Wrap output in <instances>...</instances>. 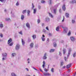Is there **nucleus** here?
Wrapping results in <instances>:
<instances>
[{"label":"nucleus","mask_w":76,"mask_h":76,"mask_svg":"<svg viewBox=\"0 0 76 76\" xmlns=\"http://www.w3.org/2000/svg\"><path fill=\"white\" fill-rule=\"evenodd\" d=\"M43 32L45 33L46 32V30H45V29H43Z\"/></svg>","instance_id":"53"},{"label":"nucleus","mask_w":76,"mask_h":76,"mask_svg":"<svg viewBox=\"0 0 76 76\" xmlns=\"http://www.w3.org/2000/svg\"><path fill=\"white\" fill-rule=\"evenodd\" d=\"M70 39L71 41H72V42H74V41H75V40H76L75 38L73 36L70 37Z\"/></svg>","instance_id":"2"},{"label":"nucleus","mask_w":76,"mask_h":76,"mask_svg":"<svg viewBox=\"0 0 76 76\" xmlns=\"http://www.w3.org/2000/svg\"><path fill=\"white\" fill-rule=\"evenodd\" d=\"M44 37H45V36L43 34L42 35V37H41L43 41H45V38Z\"/></svg>","instance_id":"12"},{"label":"nucleus","mask_w":76,"mask_h":76,"mask_svg":"<svg viewBox=\"0 0 76 76\" xmlns=\"http://www.w3.org/2000/svg\"><path fill=\"white\" fill-rule=\"evenodd\" d=\"M44 70L45 72H48V70L47 69L45 68H44Z\"/></svg>","instance_id":"43"},{"label":"nucleus","mask_w":76,"mask_h":76,"mask_svg":"<svg viewBox=\"0 0 76 76\" xmlns=\"http://www.w3.org/2000/svg\"><path fill=\"white\" fill-rule=\"evenodd\" d=\"M58 7V5H56L54 7V8H56L54 9L53 10V13L54 14H56V10H57V8Z\"/></svg>","instance_id":"1"},{"label":"nucleus","mask_w":76,"mask_h":76,"mask_svg":"<svg viewBox=\"0 0 76 76\" xmlns=\"http://www.w3.org/2000/svg\"><path fill=\"white\" fill-rule=\"evenodd\" d=\"M33 69H34V70H37V71H39L38 70V69H36L35 68V67H33Z\"/></svg>","instance_id":"47"},{"label":"nucleus","mask_w":76,"mask_h":76,"mask_svg":"<svg viewBox=\"0 0 76 76\" xmlns=\"http://www.w3.org/2000/svg\"><path fill=\"white\" fill-rule=\"evenodd\" d=\"M72 23H75V20H72Z\"/></svg>","instance_id":"41"},{"label":"nucleus","mask_w":76,"mask_h":76,"mask_svg":"<svg viewBox=\"0 0 76 76\" xmlns=\"http://www.w3.org/2000/svg\"><path fill=\"white\" fill-rule=\"evenodd\" d=\"M12 57H14L15 56H16V53H12Z\"/></svg>","instance_id":"20"},{"label":"nucleus","mask_w":76,"mask_h":76,"mask_svg":"<svg viewBox=\"0 0 76 76\" xmlns=\"http://www.w3.org/2000/svg\"><path fill=\"white\" fill-rule=\"evenodd\" d=\"M31 12V11H30V10H28V12H27V16H30V13Z\"/></svg>","instance_id":"16"},{"label":"nucleus","mask_w":76,"mask_h":76,"mask_svg":"<svg viewBox=\"0 0 76 76\" xmlns=\"http://www.w3.org/2000/svg\"><path fill=\"white\" fill-rule=\"evenodd\" d=\"M63 62H61V65L63 66Z\"/></svg>","instance_id":"60"},{"label":"nucleus","mask_w":76,"mask_h":76,"mask_svg":"<svg viewBox=\"0 0 76 76\" xmlns=\"http://www.w3.org/2000/svg\"><path fill=\"white\" fill-rule=\"evenodd\" d=\"M49 37H51V36H52V34L50 33H49Z\"/></svg>","instance_id":"54"},{"label":"nucleus","mask_w":76,"mask_h":76,"mask_svg":"<svg viewBox=\"0 0 76 76\" xmlns=\"http://www.w3.org/2000/svg\"><path fill=\"white\" fill-rule=\"evenodd\" d=\"M19 4V2L18 1L17 3L16 4V6H18Z\"/></svg>","instance_id":"50"},{"label":"nucleus","mask_w":76,"mask_h":76,"mask_svg":"<svg viewBox=\"0 0 76 76\" xmlns=\"http://www.w3.org/2000/svg\"><path fill=\"white\" fill-rule=\"evenodd\" d=\"M0 27L1 28H3V24H0Z\"/></svg>","instance_id":"36"},{"label":"nucleus","mask_w":76,"mask_h":76,"mask_svg":"<svg viewBox=\"0 0 76 76\" xmlns=\"http://www.w3.org/2000/svg\"><path fill=\"white\" fill-rule=\"evenodd\" d=\"M62 9L64 11H65L66 10V7H65V5L64 4L62 7Z\"/></svg>","instance_id":"14"},{"label":"nucleus","mask_w":76,"mask_h":76,"mask_svg":"<svg viewBox=\"0 0 76 76\" xmlns=\"http://www.w3.org/2000/svg\"><path fill=\"white\" fill-rule=\"evenodd\" d=\"M47 53H45L44 54V56L42 58H43V60H46V59H47Z\"/></svg>","instance_id":"6"},{"label":"nucleus","mask_w":76,"mask_h":76,"mask_svg":"<svg viewBox=\"0 0 76 76\" xmlns=\"http://www.w3.org/2000/svg\"><path fill=\"white\" fill-rule=\"evenodd\" d=\"M11 75L12 76H16V75L15 74V73L12 72L11 74Z\"/></svg>","instance_id":"31"},{"label":"nucleus","mask_w":76,"mask_h":76,"mask_svg":"<svg viewBox=\"0 0 76 76\" xmlns=\"http://www.w3.org/2000/svg\"><path fill=\"white\" fill-rule=\"evenodd\" d=\"M6 21H11V20H10V18H6Z\"/></svg>","instance_id":"30"},{"label":"nucleus","mask_w":76,"mask_h":76,"mask_svg":"<svg viewBox=\"0 0 76 76\" xmlns=\"http://www.w3.org/2000/svg\"><path fill=\"white\" fill-rule=\"evenodd\" d=\"M32 37L33 39H35V38H36V35L34 34L33 35Z\"/></svg>","instance_id":"19"},{"label":"nucleus","mask_w":76,"mask_h":76,"mask_svg":"<svg viewBox=\"0 0 76 76\" xmlns=\"http://www.w3.org/2000/svg\"><path fill=\"white\" fill-rule=\"evenodd\" d=\"M33 10H34L33 13L34 14H35L37 12V9L35 8V9H34Z\"/></svg>","instance_id":"24"},{"label":"nucleus","mask_w":76,"mask_h":76,"mask_svg":"<svg viewBox=\"0 0 76 76\" xmlns=\"http://www.w3.org/2000/svg\"><path fill=\"white\" fill-rule=\"evenodd\" d=\"M20 48V45L19 44H17L15 47V50H19Z\"/></svg>","instance_id":"3"},{"label":"nucleus","mask_w":76,"mask_h":76,"mask_svg":"<svg viewBox=\"0 0 76 76\" xmlns=\"http://www.w3.org/2000/svg\"><path fill=\"white\" fill-rule=\"evenodd\" d=\"M32 7L31 8V9L32 10L34 9V4L33 3L32 4Z\"/></svg>","instance_id":"42"},{"label":"nucleus","mask_w":76,"mask_h":76,"mask_svg":"<svg viewBox=\"0 0 76 76\" xmlns=\"http://www.w3.org/2000/svg\"><path fill=\"white\" fill-rule=\"evenodd\" d=\"M38 47H39L38 45H36V46H35V48L37 49V48H38Z\"/></svg>","instance_id":"37"},{"label":"nucleus","mask_w":76,"mask_h":76,"mask_svg":"<svg viewBox=\"0 0 76 76\" xmlns=\"http://www.w3.org/2000/svg\"><path fill=\"white\" fill-rule=\"evenodd\" d=\"M71 51H72V49L70 48L69 49V50L67 56V57H69V56L70 55V53H71Z\"/></svg>","instance_id":"5"},{"label":"nucleus","mask_w":76,"mask_h":76,"mask_svg":"<svg viewBox=\"0 0 76 76\" xmlns=\"http://www.w3.org/2000/svg\"><path fill=\"white\" fill-rule=\"evenodd\" d=\"M76 56V52H75L73 53V57H75Z\"/></svg>","instance_id":"25"},{"label":"nucleus","mask_w":76,"mask_h":76,"mask_svg":"<svg viewBox=\"0 0 76 76\" xmlns=\"http://www.w3.org/2000/svg\"><path fill=\"white\" fill-rule=\"evenodd\" d=\"M71 34V32H70V31H69L68 34L67 35H68V36H69Z\"/></svg>","instance_id":"35"},{"label":"nucleus","mask_w":76,"mask_h":76,"mask_svg":"<svg viewBox=\"0 0 76 76\" xmlns=\"http://www.w3.org/2000/svg\"><path fill=\"white\" fill-rule=\"evenodd\" d=\"M41 6H40V5H39V6H38L39 9H41Z\"/></svg>","instance_id":"59"},{"label":"nucleus","mask_w":76,"mask_h":76,"mask_svg":"<svg viewBox=\"0 0 76 76\" xmlns=\"http://www.w3.org/2000/svg\"><path fill=\"white\" fill-rule=\"evenodd\" d=\"M71 65H72V64H69L66 66V68H67V69H69L70 68V67H71Z\"/></svg>","instance_id":"10"},{"label":"nucleus","mask_w":76,"mask_h":76,"mask_svg":"<svg viewBox=\"0 0 76 76\" xmlns=\"http://www.w3.org/2000/svg\"><path fill=\"white\" fill-rule=\"evenodd\" d=\"M59 12L60 13H61V9H60Z\"/></svg>","instance_id":"56"},{"label":"nucleus","mask_w":76,"mask_h":76,"mask_svg":"<svg viewBox=\"0 0 76 76\" xmlns=\"http://www.w3.org/2000/svg\"><path fill=\"white\" fill-rule=\"evenodd\" d=\"M25 69L26 70H27V72H28V71H29V69H28V68H26Z\"/></svg>","instance_id":"61"},{"label":"nucleus","mask_w":76,"mask_h":76,"mask_svg":"<svg viewBox=\"0 0 76 76\" xmlns=\"http://www.w3.org/2000/svg\"><path fill=\"white\" fill-rule=\"evenodd\" d=\"M43 64H45V61H44L43 62Z\"/></svg>","instance_id":"64"},{"label":"nucleus","mask_w":76,"mask_h":76,"mask_svg":"<svg viewBox=\"0 0 76 76\" xmlns=\"http://www.w3.org/2000/svg\"><path fill=\"white\" fill-rule=\"evenodd\" d=\"M0 1L2 2V3H5V1H6V0H0Z\"/></svg>","instance_id":"34"},{"label":"nucleus","mask_w":76,"mask_h":76,"mask_svg":"<svg viewBox=\"0 0 76 76\" xmlns=\"http://www.w3.org/2000/svg\"><path fill=\"white\" fill-rule=\"evenodd\" d=\"M28 42H31V38L29 37H28Z\"/></svg>","instance_id":"23"},{"label":"nucleus","mask_w":76,"mask_h":76,"mask_svg":"<svg viewBox=\"0 0 76 76\" xmlns=\"http://www.w3.org/2000/svg\"><path fill=\"white\" fill-rule=\"evenodd\" d=\"M27 61H28V64L29 63V62H30V61H29V58H28L27 59Z\"/></svg>","instance_id":"49"},{"label":"nucleus","mask_w":76,"mask_h":76,"mask_svg":"<svg viewBox=\"0 0 76 76\" xmlns=\"http://www.w3.org/2000/svg\"><path fill=\"white\" fill-rule=\"evenodd\" d=\"M66 50L65 49H64L63 50V54H64H64H65V53H66Z\"/></svg>","instance_id":"27"},{"label":"nucleus","mask_w":76,"mask_h":76,"mask_svg":"<svg viewBox=\"0 0 76 76\" xmlns=\"http://www.w3.org/2000/svg\"><path fill=\"white\" fill-rule=\"evenodd\" d=\"M43 73L44 76H51V74L47 72H45Z\"/></svg>","instance_id":"4"},{"label":"nucleus","mask_w":76,"mask_h":76,"mask_svg":"<svg viewBox=\"0 0 76 76\" xmlns=\"http://www.w3.org/2000/svg\"><path fill=\"white\" fill-rule=\"evenodd\" d=\"M49 15L50 17H51V18H53V15H52L51 13L49 12Z\"/></svg>","instance_id":"17"},{"label":"nucleus","mask_w":76,"mask_h":76,"mask_svg":"<svg viewBox=\"0 0 76 76\" xmlns=\"http://www.w3.org/2000/svg\"><path fill=\"white\" fill-rule=\"evenodd\" d=\"M19 34H20V35H22L23 33H22V31H20V32H19Z\"/></svg>","instance_id":"38"},{"label":"nucleus","mask_w":76,"mask_h":76,"mask_svg":"<svg viewBox=\"0 0 76 76\" xmlns=\"http://www.w3.org/2000/svg\"><path fill=\"white\" fill-rule=\"evenodd\" d=\"M22 43L23 46H24V45L25 44V42L24 40L22 39Z\"/></svg>","instance_id":"21"},{"label":"nucleus","mask_w":76,"mask_h":76,"mask_svg":"<svg viewBox=\"0 0 76 76\" xmlns=\"http://www.w3.org/2000/svg\"><path fill=\"white\" fill-rule=\"evenodd\" d=\"M67 28L65 27L64 28V33H67Z\"/></svg>","instance_id":"7"},{"label":"nucleus","mask_w":76,"mask_h":76,"mask_svg":"<svg viewBox=\"0 0 76 76\" xmlns=\"http://www.w3.org/2000/svg\"><path fill=\"white\" fill-rule=\"evenodd\" d=\"M71 4H73L74 3H76V0H72L70 2Z\"/></svg>","instance_id":"9"},{"label":"nucleus","mask_w":76,"mask_h":76,"mask_svg":"<svg viewBox=\"0 0 76 76\" xmlns=\"http://www.w3.org/2000/svg\"><path fill=\"white\" fill-rule=\"evenodd\" d=\"M59 55L60 56H61V52H59Z\"/></svg>","instance_id":"52"},{"label":"nucleus","mask_w":76,"mask_h":76,"mask_svg":"<svg viewBox=\"0 0 76 76\" xmlns=\"http://www.w3.org/2000/svg\"><path fill=\"white\" fill-rule=\"evenodd\" d=\"M54 49H52L50 50V53H53V52H54Z\"/></svg>","instance_id":"32"},{"label":"nucleus","mask_w":76,"mask_h":76,"mask_svg":"<svg viewBox=\"0 0 76 76\" xmlns=\"http://www.w3.org/2000/svg\"><path fill=\"white\" fill-rule=\"evenodd\" d=\"M41 3H45V1L42 0L41 1Z\"/></svg>","instance_id":"46"},{"label":"nucleus","mask_w":76,"mask_h":76,"mask_svg":"<svg viewBox=\"0 0 76 76\" xmlns=\"http://www.w3.org/2000/svg\"><path fill=\"white\" fill-rule=\"evenodd\" d=\"M50 20V19L48 17L46 18L45 21V22H49Z\"/></svg>","instance_id":"8"},{"label":"nucleus","mask_w":76,"mask_h":76,"mask_svg":"<svg viewBox=\"0 0 76 76\" xmlns=\"http://www.w3.org/2000/svg\"><path fill=\"white\" fill-rule=\"evenodd\" d=\"M69 14L68 13H66V18H69Z\"/></svg>","instance_id":"28"},{"label":"nucleus","mask_w":76,"mask_h":76,"mask_svg":"<svg viewBox=\"0 0 76 76\" xmlns=\"http://www.w3.org/2000/svg\"><path fill=\"white\" fill-rule=\"evenodd\" d=\"M46 29H47L48 31H49V29H48V26H47L46 28Z\"/></svg>","instance_id":"58"},{"label":"nucleus","mask_w":76,"mask_h":76,"mask_svg":"<svg viewBox=\"0 0 76 76\" xmlns=\"http://www.w3.org/2000/svg\"><path fill=\"white\" fill-rule=\"evenodd\" d=\"M26 26L28 28H30V24L29 23H26Z\"/></svg>","instance_id":"13"},{"label":"nucleus","mask_w":76,"mask_h":76,"mask_svg":"<svg viewBox=\"0 0 76 76\" xmlns=\"http://www.w3.org/2000/svg\"><path fill=\"white\" fill-rule=\"evenodd\" d=\"M64 59L66 61H67V58L66 57H65L64 58Z\"/></svg>","instance_id":"55"},{"label":"nucleus","mask_w":76,"mask_h":76,"mask_svg":"<svg viewBox=\"0 0 76 76\" xmlns=\"http://www.w3.org/2000/svg\"><path fill=\"white\" fill-rule=\"evenodd\" d=\"M0 36H1V38H3V34H0Z\"/></svg>","instance_id":"48"},{"label":"nucleus","mask_w":76,"mask_h":76,"mask_svg":"<svg viewBox=\"0 0 76 76\" xmlns=\"http://www.w3.org/2000/svg\"><path fill=\"white\" fill-rule=\"evenodd\" d=\"M12 39H10L8 41V44H9L10 42H12Z\"/></svg>","instance_id":"11"},{"label":"nucleus","mask_w":76,"mask_h":76,"mask_svg":"<svg viewBox=\"0 0 76 76\" xmlns=\"http://www.w3.org/2000/svg\"><path fill=\"white\" fill-rule=\"evenodd\" d=\"M47 42H49V38H48L47 40Z\"/></svg>","instance_id":"62"},{"label":"nucleus","mask_w":76,"mask_h":76,"mask_svg":"<svg viewBox=\"0 0 76 76\" xmlns=\"http://www.w3.org/2000/svg\"><path fill=\"white\" fill-rule=\"evenodd\" d=\"M53 46L54 47H56L57 45V44H56V43L54 42V43H53Z\"/></svg>","instance_id":"33"},{"label":"nucleus","mask_w":76,"mask_h":76,"mask_svg":"<svg viewBox=\"0 0 76 76\" xmlns=\"http://www.w3.org/2000/svg\"><path fill=\"white\" fill-rule=\"evenodd\" d=\"M26 13V10H25L23 11L22 13L23 14H25V13Z\"/></svg>","instance_id":"29"},{"label":"nucleus","mask_w":76,"mask_h":76,"mask_svg":"<svg viewBox=\"0 0 76 76\" xmlns=\"http://www.w3.org/2000/svg\"><path fill=\"white\" fill-rule=\"evenodd\" d=\"M45 67V64H43L42 65V67L43 68H44V67Z\"/></svg>","instance_id":"51"},{"label":"nucleus","mask_w":76,"mask_h":76,"mask_svg":"<svg viewBox=\"0 0 76 76\" xmlns=\"http://www.w3.org/2000/svg\"><path fill=\"white\" fill-rule=\"evenodd\" d=\"M24 18H25V16H24V15H21V20H23V19H24Z\"/></svg>","instance_id":"22"},{"label":"nucleus","mask_w":76,"mask_h":76,"mask_svg":"<svg viewBox=\"0 0 76 76\" xmlns=\"http://www.w3.org/2000/svg\"><path fill=\"white\" fill-rule=\"evenodd\" d=\"M42 26L43 27L44 26V23H42L41 24Z\"/></svg>","instance_id":"57"},{"label":"nucleus","mask_w":76,"mask_h":76,"mask_svg":"<svg viewBox=\"0 0 76 76\" xmlns=\"http://www.w3.org/2000/svg\"><path fill=\"white\" fill-rule=\"evenodd\" d=\"M51 72H52V73H53V72H54V68H52L51 69Z\"/></svg>","instance_id":"45"},{"label":"nucleus","mask_w":76,"mask_h":76,"mask_svg":"<svg viewBox=\"0 0 76 76\" xmlns=\"http://www.w3.org/2000/svg\"><path fill=\"white\" fill-rule=\"evenodd\" d=\"M13 42H12L10 44H8V45H9L10 46H12V45H13Z\"/></svg>","instance_id":"39"},{"label":"nucleus","mask_w":76,"mask_h":76,"mask_svg":"<svg viewBox=\"0 0 76 76\" xmlns=\"http://www.w3.org/2000/svg\"><path fill=\"white\" fill-rule=\"evenodd\" d=\"M49 4H51V2L52 1V0H49Z\"/></svg>","instance_id":"40"},{"label":"nucleus","mask_w":76,"mask_h":76,"mask_svg":"<svg viewBox=\"0 0 76 76\" xmlns=\"http://www.w3.org/2000/svg\"><path fill=\"white\" fill-rule=\"evenodd\" d=\"M33 46H34V43H31L30 45V48H33Z\"/></svg>","instance_id":"18"},{"label":"nucleus","mask_w":76,"mask_h":76,"mask_svg":"<svg viewBox=\"0 0 76 76\" xmlns=\"http://www.w3.org/2000/svg\"><path fill=\"white\" fill-rule=\"evenodd\" d=\"M59 29H60V27L59 26L57 27L56 28V30L57 31H59Z\"/></svg>","instance_id":"26"},{"label":"nucleus","mask_w":76,"mask_h":76,"mask_svg":"<svg viewBox=\"0 0 76 76\" xmlns=\"http://www.w3.org/2000/svg\"><path fill=\"white\" fill-rule=\"evenodd\" d=\"M38 23H40V20L38 19L37 20Z\"/></svg>","instance_id":"44"},{"label":"nucleus","mask_w":76,"mask_h":76,"mask_svg":"<svg viewBox=\"0 0 76 76\" xmlns=\"http://www.w3.org/2000/svg\"><path fill=\"white\" fill-rule=\"evenodd\" d=\"M2 55L3 56V57H5V58H6L7 57V54L6 53H3L2 54Z\"/></svg>","instance_id":"15"},{"label":"nucleus","mask_w":76,"mask_h":76,"mask_svg":"<svg viewBox=\"0 0 76 76\" xmlns=\"http://www.w3.org/2000/svg\"><path fill=\"white\" fill-rule=\"evenodd\" d=\"M61 43H64V41L63 40H61Z\"/></svg>","instance_id":"63"}]
</instances>
